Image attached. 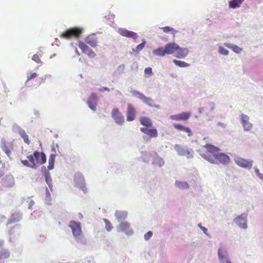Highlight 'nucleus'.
Listing matches in <instances>:
<instances>
[{
    "label": "nucleus",
    "mask_w": 263,
    "mask_h": 263,
    "mask_svg": "<svg viewBox=\"0 0 263 263\" xmlns=\"http://www.w3.org/2000/svg\"><path fill=\"white\" fill-rule=\"evenodd\" d=\"M127 216V212L124 211H117L115 213V216L118 221L126 219Z\"/></svg>",
    "instance_id": "nucleus-30"
},
{
    "label": "nucleus",
    "mask_w": 263,
    "mask_h": 263,
    "mask_svg": "<svg viewBox=\"0 0 263 263\" xmlns=\"http://www.w3.org/2000/svg\"><path fill=\"white\" fill-rule=\"evenodd\" d=\"M153 233L151 231H148L144 235V238L145 240H148L152 236Z\"/></svg>",
    "instance_id": "nucleus-44"
},
{
    "label": "nucleus",
    "mask_w": 263,
    "mask_h": 263,
    "mask_svg": "<svg viewBox=\"0 0 263 263\" xmlns=\"http://www.w3.org/2000/svg\"><path fill=\"white\" fill-rule=\"evenodd\" d=\"M85 41L92 47H96L98 44L97 37L94 34L87 36L85 38Z\"/></svg>",
    "instance_id": "nucleus-23"
},
{
    "label": "nucleus",
    "mask_w": 263,
    "mask_h": 263,
    "mask_svg": "<svg viewBox=\"0 0 263 263\" xmlns=\"http://www.w3.org/2000/svg\"><path fill=\"white\" fill-rule=\"evenodd\" d=\"M69 227L71 229L72 234L75 237L80 236L82 234L81 223L74 221L70 222Z\"/></svg>",
    "instance_id": "nucleus-8"
},
{
    "label": "nucleus",
    "mask_w": 263,
    "mask_h": 263,
    "mask_svg": "<svg viewBox=\"0 0 263 263\" xmlns=\"http://www.w3.org/2000/svg\"><path fill=\"white\" fill-rule=\"evenodd\" d=\"M242 215L237 217L235 219L236 223L240 228L246 229L247 227L246 218L242 217Z\"/></svg>",
    "instance_id": "nucleus-27"
},
{
    "label": "nucleus",
    "mask_w": 263,
    "mask_h": 263,
    "mask_svg": "<svg viewBox=\"0 0 263 263\" xmlns=\"http://www.w3.org/2000/svg\"><path fill=\"white\" fill-rule=\"evenodd\" d=\"M173 126L176 129L187 133V136L189 137L193 135L191 129L188 127H185L179 124H174Z\"/></svg>",
    "instance_id": "nucleus-26"
},
{
    "label": "nucleus",
    "mask_w": 263,
    "mask_h": 263,
    "mask_svg": "<svg viewBox=\"0 0 263 263\" xmlns=\"http://www.w3.org/2000/svg\"><path fill=\"white\" fill-rule=\"evenodd\" d=\"M158 161L159 163L160 166L164 164V161H163V160L162 159H159Z\"/></svg>",
    "instance_id": "nucleus-46"
},
{
    "label": "nucleus",
    "mask_w": 263,
    "mask_h": 263,
    "mask_svg": "<svg viewBox=\"0 0 263 263\" xmlns=\"http://www.w3.org/2000/svg\"><path fill=\"white\" fill-rule=\"evenodd\" d=\"M79 215L80 216V218H81V219L83 218V215L81 213H79Z\"/></svg>",
    "instance_id": "nucleus-51"
},
{
    "label": "nucleus",
    "mask_w": 263,
    "mask_h": 263,
    "mask_svg": "<svg viewBox=\"0 0 263 263\" xmlns=\"http://www.w3.org/2000/svg\"><path fill=\"white\" fill-rule=\"evenodd\" d=\"M40 56H41L40 54L39 55L37 54H35L33 55V56L32 57V60L37 63H41V61L40 59Z\"/></svg>",
    "instance_id": "nucleus-41"
},
{
    "label": "nucleus",
    "mask_w": 263,
    "mask_h": 263,
    "mask_svg": "<svg viewBox=\"0 0 263 263\" xmlns=\"http://www.w3.org/2000/svg\"><path fill=\"white\" fill-rule=\"evenodd\" d=\"M245 0H231L229 2V7L233 9H235L240 7L241 3Z\"/></svg>",
    "instance_id": "nucleus-29"
},
{
    "label": "nucleus",
    "mask_w": 263,
    "mask_h": 263,
    "mask_svg": "<svg viewBox=\"0 0 263 263\" xmlns=\"http://www.w3.org/2000/svg\"><path fill=\"white\" fill-rule=\"evenodd\" d=\"M258 176V177L260 178V179H263V175H262L261 174L259 173L258 175H257Z\"/></svg>",
    "instance_id": "nucleus-49"
},
{
    "label": "nucleus",
    "mask_w": 263,
    "mask_h": 263,
    "mask_svg": "<svg viewBox=\"0 0 263 263\" xmlns=\"http://www.w3.org/2000/svg\"><path fill=\"white\" fill-rule=\"evenodd\" d=\"M78 46L83 53L87 54L90 58H94L96 54L86 44L82 42L79 43Z\"/></svg>",
    "instance_id": "nucleus-9"
},
{
    "label": "nucleus",
    "mask_w": 263,
    "mask_h": 263,
    "mask_svg": "<svg viewBox=\"0 0 263 263\" xmlns=\"http://www.w3.org/2000/svg\"><path fill=\"white\" fill-rule=\"evenodd\" d=\"M165 51L166 54H173L174 55L178 44L175 43H170L165 45Z\"/></svg>",
    "instance_id": "nucleus-20"
},
{
    "label": "nucleus",
    "mask_w": 263,
    "mask_h": 263,
    "mask_svg": "<svg viewBox=\"0 0 263 263\" xmlns=\"http://www.w3.org/2000/svg\"><path fill=\"white\" fill-rule=\"evenodd\" d=\"M219 52L223 55H228L229 54V51L222 47L219 48Z\"/></svg>",
    "instance_id": "nucleus-42"
},
{
    "label": "nucleus",
    "mask_w": 263,
    "mask_h": 263,
    "mask_svg": "<svg viewBox=\"0 0 263 263\" xmlns=\"http://www.w3.org/2000/svg\"><path fill=\"white\" fill-rule=\"evenodd\" d=\"M45 177L46 183L48 185L50 188L52 186V179L50 177V174L49 172L45 171Z\"/></svg>",
    "instance_id": "nucleus-35"
},
{
    "label": "nucleus",
    "mask_w": 263,
    "mask_h": 263,
    "mask_svg": "<svg viewBox=\"0 0 263 263\" xmlns=\"http://www.w3.org/2000/svg\"><path fill=\"white\" fill-rule=\"evenodd\" d=\"M52 151L53 152V154H51L49 156V160H48V169L49 170H52L54 167V162L55 157L57 156L56 151L54 147L52 148Z\"/></svg>",
    "instance_id": "nucleus-25"
},
{
    "label": "nucleus",
    "mask_w": 263,
    "mask_h": 263,
    "mask_svg": "<svg viewBox=\"0 0 263 263\" xmlns=\"http://www.w3.org/2000/svg\"><path fill=\"white\" fill-rule=\"evenodd\" d=\"M140 131L147 135L149 138H156L158 136V132L156 128L152 127H141Z\"/></svg>",
    "instance_id": "nucleus-15"
},
{
    "label": "nucleus",
    "mask_w": 263,
    "mask_h": 263,
    "mask_svg": "<svg viewBox=\"0 0 263 263\" xmlns=\"http://www.w3.org/2000/svg\"><path fill=\"white\" fill-rule=\"evenodd\" d=\"M82 33V29L81 28L78 27L71 28L63 32L60 35V37L66 39H70L72 37L78 38Z\"/></svg>",
    "instance_id": "nucleus-3"
},
{
    "label": "nucleus",
    "mask_w": 263,
    "mask_h": 263,
    "mask_svg": "<svg viewBox=\"0 0 263 263\" xmlns=\"http://www.w3.org/2000/svg\"><path fill=\"white\" fill-rule=\"evenodd\" d=\"M118 33L123 36L132 38L133 39H136L138 37V35L136 33L128 30L125 28H119L118 29Z\"/></svg>",
    "instance_id": "nucleus-16"
},
{
    "label": "nucleus",
    "mask_w": 263,
    "mask_h": 263,
    "mask_svg": "<svg viewBox=\"0 0 263 263\" xmlns=\"http://www.w3.org/2000/svg\"><path fill=\"white\" fill-rule=\"evenodd\" d=\"M130 223L127 221L121 222L117 228L118 232H124L126 235H129L133 233V230L130 229Z\"/></svg>",
    "instance_id": "nucleus-11"
},
{
    "label": "nucleus",
    "mask_w": 263,
    "mask_h": 263,
    "mask_svg": "<svg viewBox=\"0 0 263 263\" xmlns=\"http://www.w3.org/2000/svg\"><path fill=\"white\" fill-rule=\"evenodd\" d=\"M173 62L176 65L178 66L179 67H188L190 66L189 64H188L184 61H179V60H174Z\"/></svg>",
    "instance_id": "nucleus-37"
},
{
    "label": "nucleus",
    "mask_w": 263,
    "mask_h": 263,
    "mask_svg": "<svg viewBox=\"0 0 263 263\" xmlns=\"http://www.w3.org/2000/svg\"><path fill=\"white\" fill-rule=\"evenodd\" d=\"M226 47L233 50L234 52L239 53L242 51V48L235 45H231L229 43L224 44Z\"/></svg>",
    "instance_id": "nucleus-33"
},
{
    "label": "nucleus",
    "mask_w": 263,
    "mask_h": 263,
    "mask_svg": "<svg viewBox=\"0 0 263 263\" xmlns=\"http://www.w3.org/2000/svg\"><path fill=\"white\" fill-rule=\"evenodd\" d=\"M189 53V50L186 48H181L178 45L174 56L178 59L184 58Z\"/></svg>",
    "instance_id": "nucleus-18"
},
{
    "label": "nucleus",
    "mask_w": 263,
    "mask_h": 263,
    "mask_svg": "<svg viewBox=\"0 0 263 263\" xmlns=\"http://www.w3.org/2000/svg\"><path fill=\"white\" fill-rule=\"evenodd\" d=\"M191 116V114L187 112H183L181 114L174 115L171 116L172 120L175 121H186Z\"/></svg>",
    "instance_id": "nucleus-17"
},
{
    "label": "nucleus",
    "mask_w": 263,
    "mask_h": 263,
    "mask_svg": "<svg viewBox=\"0 0 263 263\" xmlns=\"http://www.w3.org/2000/svg\"><path fill=\"white\" fill-rule=\"evenodd\" d=\"M74 51L77 56H79L80 55V53L79 52L77 48L76 47L74 48Z\"/></svg>",
    "instance_id": "nucleus-47"
},
{
    "label": "nucleus",
    "mask_w": 263,
    "mask_h": 263,
    "mask_svg": "<svg viewBox=\"0 0 263 263\" xmlns=\"http://www.w3.org/2000/svg\"><path fill=\"white\" fill-rule=\"evenodd\" d=\"M46 192H47V193L49 194V191H48V190L47 189L46 190Z\"/></svg>",
    "instance_id": "nucleus-53"
},
{
    "label": "nucleus",
    "mask_w": 263,
    "mask_h": 263,
    "mask_svg": "<svg viewBox=\"0 0 263 263\" xmlns=\"http://www.w3.org/2000/svg\"><path fill=\"white\" fill-rule=\"evenodd\" d=\"M144 73L146 74L151 75L152 74V69L151 67H147L144 70Z\"/></svg>",
    "instance_id": "nucleus-45"
},
{
    "label": "nucleus",
    "mask_w": 263,
    "mask_h": 263,
    "mask_svg": "<svg viewBox=\"0 0 263 263\" xmlns=\"http://www.w3.org/2000/svg\"><path fill=\"white\" fill-rule=\"evenodd\" d=\"M33 155L37 165L43 164L46 163V157L44 153L39 152L36 151L34 152Z\"/></svg>",
    "instance_id": "nucleus-12"
},
{
    "label": "nucleus",
    "mask_w": 263,
    "mask_h": 263,
    "mask_svg": "<svg viewBox=\"0 0 263 263\" xmlns=\"http://www.w3.org/2000/svg\"><path fill=\"white\" fill-rule=\"evenodd\" d=\"M176 184L177 186L180 189H188L189 188V184L184 182H180V181H176Z\"/></svg>",
    "instance_id": "nucleus-38"
},
{
    "label": "nucleus",
    "mask_w": 263,
    "mask_h": 263,
    "mask_svg": "<svg viewBox=\"0 0 263 263\" xmlns=\"http://www.w3.org/2000/svg\"><path fill=\"white\" fill-rule=\"evenodd\" d=\"M19 134L22 138L24 140L25 143L29 145L30 143V141L29 139L28 135L26 133L25 131L23 129L21 130L19 132Z\"/></svg>",
    "instance_id": "nucleus-32"
},
{
    "label": "nucleus",
    "mask_w": 263,
    "mask_h": 263,
    "mask_svg": "<svg viewBox=\"0 0 263 263\" xmlns=\"http://www.w3.org/2000/svg\"><path fill=\"white\" fill-rule=\"evenodd\" d=\"M13 147L14 144L12 142H8L3 139L1 140V148L9 157H10Z\"/></svg>",
    "instance_id": "nucleus-7"
},
{
    "label": "nucleus",
    "mask_w": 263,
    "mask_h": 263,
    "mask_svg": "<svg viewBox=\"0 0 263 263\" xmlns=\"http://www.w3.org/2000/svg\"><path fill=\"white\" fill-rule=\"evenodd\" d=\"M21 219V215L20 213H15L11 215L10 220L11 222H15Z\"/></svg>",
    "instance_id": "nucleus-36"
},
{
    "label": "nucleus",
    "mask_w": 263,
    "mask_h": 263,
    "mask_svg": "<svg viewBox=\"0 0 263 263\" xmlns=\"http://www.w3.org/2000/svg\"><path fill=\"white\" fill-rule=\"evenodd\" d=\"M201 229L203 230V231L204 232V233H206V231H207V229L204 228V227H201Z\"/></svg>",
    "instance_id": "nucleus-48"
},
{
    "label": "nucleus",
    "mask_w": 263,
    "mask_h": 263,
    "mask_svg": "<svg viewBox=\"0 0 263 263\" xmlns=\"http://www.w3.org/2000/svg\"><path fill=\"white\" fill-rule=\"evenodd\" d=\"M37 76L36 72L31 73L29 76H27L26 82H28L33 79L35 78Z\"/></svg>",
    "instance_id": "nucleus-43"
},
{
    "label": "nucleus",
    "mask_w": 263,
    "mask_h": 263,
    "mask_svg": "<svg viewBox=\"0 0 263 263\" xmlns=\"http://www.w3.org/2000/svg\"><path fill=\"white\" fill-rule=\"evenodd\" d=\"M234 160L235 163L239 166L249 169L252 166V160H247L241 157H236Z\"/></svg>",
    "instance_id": "nucleus-10"
},
{
    "label": "nucleus",
    "mask_w": 263,
    "mask_h": 263,
    "mask_svg": "<svg viewBox=\"0 0 263 263\" xmlns=\"http://www.w3.org/2000/svg\"><path fill=\"white\" fill-rule=\"evenodd\" d=\"M111 116L117 124L122 125L124 123V117L123 115L119 111L118 108H113L111 112Z\"/></svg>",
    "instance_id": "nucleus-6"
},
{
    "label": "nucleus",
    "mask_w": 263,
    "mask_h": 263,
    "mask_svg": "<svg viewBox=\"0 0 263 263\" xmlns=\"http://www.w3.org/2000/svg\"><path fill=\"white\" fill-rule=\"evenodd\" d=\"M161 29L165 33L171 32L172 34L173 35L174 37H175V34L177 32V30L169 26L162 27Z\"/></svg>",
    "instance_id": "nucleus-34"
},
{
    "label": "nucleus",
    "mask_w": 263,
    "mask_h": 263,
    "mask_svg": "<svg viewBox=\"0 0 263 263\" xmlns=\"http://www.w3.org/2000/svg\"><path fill=\"white\" fill-rule=\"evenodd\" d=\"M210 162L212 164L228 165L231 160L230 157L223 153L218 152L215 157L209 158Z\"/></svg>",
    "instance_id": "nucleus-1"
},
{
    "label": "nucleus",
    "mask_w": 263,
    "mask_h": 263,
    "mask_svg": "<svg viewBox=\"0 0 263 263\" xmlns=\"http://www.w3.org/2000/svg\"><path fill=\"white\" fill-rule=\"evenodd\" d=\"M55 55H56L55 54H54L53 55V57H55ZM52 58V56H51L50 58Z\"/></svg>",
    "instance_id": "nucleus-54"
},
{
    "label": "nucleus",
    "mask_w": 263,
    "mask_h": 263,
    "mask_svg": "<svg viewBox=\"0 0 263 263\" xmlns=\"http://www.w3.org/2000/svg\"><path fill=\"white\" fill-rule=\"evenodd\" d=\"M174 148L178 154L180 156H185L187 158L193 157V151L179 144H176Z\"/></svg>",
    "instance_id": "nucleus-4"
},
{
    "label": "nucleus",
    "mask_w": 263,
    "mask_h": 263,
    "mask_svg": "<svg viewBox=\"0 0 263 263\" xmlns=\"http://www.w3.org/2000/svg\"><path fill=\"white\" fill-rule=\"evenodd\" d=\"M103 221L105 222L106 230L108 232L110 231L112 229V226L110 221L107 219H103Z\"/></svg>",
    "instance_id": "nucleus-39"
},
{
    "label": "nucleus",
    "mask_w": 263,
    "mask_h": 263,
    "mask_svg": "<svg viewBox=\"0 0 263 263\" xmlns=\"http://www.w3.org/2000/svg\"><path fill=\"white\" fill-rule=\"evenodd\" d=\"M241 120L245 130H250L252 129V124L249 122V118L247 115L242 114L241 116Z\"/></svg>",
    "instance_id": "nucleus-22"
},
{
    "label": "nucleus",
    "mask_w": 263,
    "mask_h": 263,
    "mask_svg": "<svg viewBox=\"0 0 263 263\" xmlns=\"http://www.w3.org/2000/svg\"><path fill=\"white\" fill-rule=\"evenodd\" d=\"M203 147L205 148L206 151L204 153L201 154V156L209 162V158H212V157H215L217 153L220 151L218 147L210 144H205L203 146Z\"/></svg>",
    "instance_id": "nucleus-2"
},
{
    "label": "nucleus",
    "mask_w": 263,
    "mask_h": 263,
    "mask_svg": "<svg viewBox=\"0 0 263 263\" xmlns=\"http://www.w3.org/2000/svg\"><path fill=\"white\" fill-rule=\"evenodd\" d=\"M75 181L77 182V186L79 188L81 189L84 193L87 191V188L84 183V177L81 175H78L75 177Z\"/></svg>",
    "instance_id": "nucleus-21"
},
{
    "label": "nucleus",
    "mask_w": 263,
    "mask_h": 263,
    "mask_svg": "<svg viewBox=\"0 0 263 263\" xmlns=\"http://www.w3.org/2000/svg\"><path fill=\"white\" fill-rule=\"evenodd\" d=\"M104 89L105 90H107V91L109 90V89L108 88H107V87H104Z\"/></svg>",
    "instance_id": "nucleus-52"
},
{
    "label": "nucleus",
    "mask_w": 263,
    "mask_h": 263,
    "mask_svg": "<svg viewBox=\"0 0 263 263\" xmlns=\"http://www.w3.org/2000/svg\"><path fill=\"white\" fill-rule=\"evenodd\" d=\"M139 122L140 124L144 126V127H152L153 122L151 119L147 117L143 116L139 118Z\"/></svg>",
    "instance_id": "nucleus-24"
},
{
    "label": "nucleus",
    "mask_w": 263,
    "mask_h": 263,
    "mask_svg": "<svg viewBox=\"0 0 263 263\" xmlns=\"http://www.w3.org/2000/svg\"><path fill=\"white\" fill-rule=\"evenodd\" d=\"M145 44H146V41L145 40H143L142 43L138 45L136 47V49H133V51H136L137 52H140L145 47Z\"/></svg>",
    "instance_id": "nucleus-40"
},
{
    "label": "nucleus",
    "mask_w": 263,
    "mask_h": 263,
    "mask_svg": "<svg viewBox=\"0 0 263 263\" xmlns=\"http://www.w3.org/2000/svg\"><path fill=\"white\" fill-rule=\"evenodd\" d=\"M98 97L96 93H92L87 101L89 107L92 110H96L97 104Z\"/></svg>",
    "instance_id": "nucleus-19"
},
{
    "label": "nucleus",
    "mask_w": 263,
    "mask_h": 263,
    "mask_svg": "<svg viewBox=\"0 0 263 263\" xmlns=\"http://www.w3.org/2000/svg\"><path fill=\"white\" fill-rule=\"evenodd\" d=\"M255 172L257 175H258L260 173L259 170L258 168H255Z\"/></svg>",
    "instance_id": "nucleus-50"
},
{
    "label": "nucleus",
    "mask_w": 263,
    "mask_h": 263,
    "mask_svg": "<svg viewBox=\"0 0 263 263\" xmlns=\"http://www.w3.org/2000/svg\"><path fill=\"white\" fill-rule=\"evenodd\" d=\"M218 255L219 260L222 263H231L227 260L225 251H223L221 248L218 250Z\"/></svg>",
    "instance_id": "nucleus-28"
},
{
    "label": "nucleus",
    "mask_w": 263,
    "mask_h": 263,
    "mask_svg": "<svg viewBox=\"0 0 263 263\" xmlns=\"http://www.w3.org/2000/svg\"><path fill=\"white\" fill-rule=\"evenodd\" d=\"M136 110L133 105L128 103L127 104L126 112V120L127 121H132L135 120L136 117Z\"/></svg>",
    "instance_id": "nucleus-13"
},
{
    "label": "nucleus",
    "mask_w": 263,
    "mask_h": 263,
    "mask_svg": "<svg viewBox=\"0 0 263 263\" xmlns=\"http://www.w3.org/2000/svg\"><path fill=\"white\" fill-rule=\"evenodd\" d=\"M153 53L157 56L159 57H164L165 54H166L165 51V47L163 48L162 47H160L157 49H156L153 51Z\"/></svg>",
    "instance_id": "nucleus-31"
},
{
    "label": "nucleus",
    "mask_w": 263,
    "mask_h": 263,
    "mask_svg": "<svg viewBox=\"0 0 263 263\" xmlns=\"http://www.w3.org/2000/svg\"><path fill=\"white\" fill-rule=\"evenodd\" d=\"M133 95L138 97L139 99L144 102L145 104H147L150 106H154L157 108H159V105H153V100L151 98H148L145 96L143 93L138 91H134L133 92Z\"/></svg>",
    "instance_id": "nucleus-5"
},
{
    "label": "nucleus",
    "mask_w": 263,
    "mask_h": 263,
    "mask_svg": "<svg viewBox=\"0 0 263 263\" xmlns=\"http://www.w3.org/2000/svg\"><path fill=\"white\" fill-rule=\"evenodd\" d=\"M27 158L28 160H23L21 161L22 164L27 167L35 169L37 167V165L35 162L33 155H28Z\"/></svg>",
    "instance_id": "nucleus-14"
}]
</instances>
